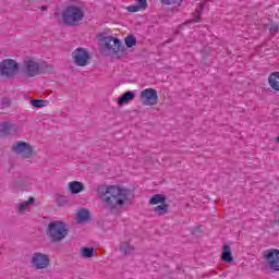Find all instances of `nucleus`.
I'll return each instance as SVG.
<instances>
[{
    "label": "nucleus",
    "mask_w": 279,
    "mask_h": 279,
    "mask_svg": "<svg viewBox=\"0 0 279 279\" xmlns=\"http://www.w3.org/2000/svg\"><path fill=\"white\" fill-rule=\"evenodd\" d=\"M2 128H3V130H10L11 128H14V125H12V124H10V123H4V124H2Z\"/></svg>",
    "instance_id": "27"
},
{
    "label": "nucleus",
    "mask_w": 279,
    "mask_h": 279,
    "mask_svg": "<svg viewBox=\"0 0 279 279\" xmlns=\"http://www.w3.org/2000/svg\"><path fill=\"white\" fill-rule=\"evenodd\" d=\"M19 73V63L12 59L0 62V75L2 77H14Z\"/></svg>",
    "instance_id": "8"
},
{
    "label": "nucleus",
    "mask_w": 279,
    "mask_h": 279,
    "mask_svg": "<svg viewBox=\"0 0 279 279\" xmlns=\"http://www.w3.org/2000/svg\"><path fill=\"white\" fill-rule=\"evenodd\" d=\"M22 73L25 77H38L43 73V66L35 59H27L23 63Z\"/></svg>",
    "instance_id": "7"
},
{
    "label": "nucleus",
    "mask_w": 279,
    "mask_h": 279,
    "mask_svg": "<svg viewBox=\"0 0 279 279\" xmlns=\"http://www.w3.org/2000/svg\"><path fill=\"white\" fill-rule=\"evenodd\" d=\"M264 257L272 271H279V250H268L264 253Z\"/></svg>",
    "instance_id": "12"
},
{
    "label": "nucleus",
    "mask_w": 279,
    "mask_h": 279,
    "mask_svg": "<svg viewBox=\"0 0 279 279\" xmlns=\"http://www.w3.org/2000/svg\"><path fill=\"white\" fill-rule=\"evenodd\" d=\"M162 5H181L184 0H159Z\"/></svg>",
    "instance_id": "24"
},
{
    "label": "nucleus",
    "mask_w": 279,
    "mask_h": 279,
    "mask_svg": "<svg viewBox=\"0 0 279 279\" xmlns=\"http://www.w3.org/2000/svg\"><path fill=\"white\" fill-rule=\"evenodd\" d=\"M136 3L126 7L128 12H145L147 10V0H134Z\"/></svg>",
    "instance_id": "13"
},
{
    "label": "nucleus",
    "mask_w": 279,
    "mask_h": 279,
    "mask_svg": "<svg viewBox=\"0 0 279 279\" xmlns=\"http://www.w3.org/2000/svg\"><path fill=\"white\" fill-rule=\"evenodd\" d=\"M106 49L108 56H111V58H123L124 50L119 38L112 36L106 37Z\"/></svg>",
    "instance_id": "6"
},
{
    "label": "nucleus",
    "mask_w": 279,
    "mask_h": 279,
    "mask_svg": "<svg viewBox=\"0 0 279 279\" xmlns=\"http://www.w3.org/2000/svg\"><path fill=\"white\" fill-rule=\"evenodd\" d=\"M72 58L76 66H88L90 63V52L85 48H76L72 52Z\"/></svg>",
    "instance_id": "9"
},
{
    "label": "nucleus",
    "mask_w": 279,
    "mask_h": 279,
    "mask_svg": "<svg viewBox=\"0 0 279 279\" xmlns=\"http://www.w3.org/2000/svg\"><path fill=\"white\" fill-rule=\"evenodd\" d=\"M202 16V13H198L195 19L193 20V23H199V19Z\"/></svg>",
    "instance_id": "28"
},
{
    "label": "nucleus",
    "mask_w": 279,
    "mask_h": 279,
    "mask_svg": "<svg viewBox=\"0 0 279 279\" xmlns=\"http://www.w3.org/2000/svg\"><path fill=\"white\" fill-rule=\"evenodd\" d=\"M221 259L223 263H232V260H234V257H232V248H230L228 244L222 245Z\"/></svg>",
    "instance_id": "20"
},
{
    "label": "nucleus",
    "mask_w": 279,
    "mask_h": 279,
    "mask_svg": "<svg viewBox=\"0 0 279 279\" xmlns=\"http://www.w3.org/2000/svg\"><path fill=\"white\" fill-rule=\"evenodd\" d=\"M31 265L38 271H45L51 267V257L47 253L35 252L31 256Z\"/></svg>",
    "instance_id": "4"
},
{
    "label": "nucleus",
    "mask_w": 279,
    "mask_h": 279,
    "mask_svg": "<svg viewBox=\"0 0 279 279\" xmlns=\"http://www.w3.org/2000/svg\"><path fill=\"white\" fill-rule=\"evenodd\" d=\"M98 49L101 53H104L106 51V37L105 36H100V38L98 40Z\"/></svg>",
    "instance_id": "25"
},
{
    "label": "nucleus",
    "mask_w": 279,
    "mask_h": 279,
    "mask_svg": "<svg viewBox=\"0 0 279 279\" xmlns=\"http://www.w3.org/2000/svg\"><path fill=\"white\" fill-rule=\"evenodd\" d=\"M34 108H43V100H32Z\"/></svg>",
    "instance_id": "26"
},
{
    "label": "nucleus",
    "mask_w": 279,
    "mask_h": 279,
    "mask_svg": "<svg viewBox=\"0 0 279 279\" xmlns=\"http://www.w3.org/2000/svg\"><path fill=\"white\" fill-rule=\"evenodd\" d=\"M12 151L21 156V158H32L34 156V148L28 143L17 142L13 144Z\"/></svg>",
    "instance_id": "11"
},
{
    "label": "nucleus",
    "mask_w": 279,
    "mask_h": 279,
    "mask_svg": "<svg viewBox=\"0 0 279 279\" xmlns=\"http://www.w3.org/2000/svg\"><path fill=\"white\" fill-rule=\"evenodd\" d=\"M124 43L129 49H132V47H136V37L134 35H128L124 38Z\"/></svg>",
    "instance_id": "22"
},
{
    "label": "nucleus",
    "mask_w": 279,
    "mask_h": 279,
    "mask_svg": "<svg viewBox=\"0 0 279 279\" xmlns=\"http://www.w3.org/2000/svg\"><path fill=\"white\" fill-rule=\"evenodd\" d=\"M268 84L272 90L279 93V72H272L269 74Z\"/></svg>",
    "instance_id": "18"
},
{
    "label": "nucleus",
    "mask_w": 279,
    "mask_h": 279,
    "mask_svg": "<svg viewBox=\"0 0 279 279\" xmlns=\"http://www.w3.org/2000/svg\"><path fill=\"white\" fill-rule=\"evenodd\" d=\"M66 190L69 193H72V195H77L84 191V183L80 181H71L68 183Z\"/></svg>",
    "instance_id": "14"
},
{
    "label": "nucleus",
    "mask_w": 279,
    "mask_h": 279,
    "mask_svg": "<svg viewBox=\"0 0 279 279\" xmlns=\"http://www.w3.org/2000/svg\"><path fill=\"white\" fill-rule=\"evenodd\" d=\"M136 95L133 92H125L120 98H118V104L120 106H126L130 101H134Z\"/></svg>",
    "instance_id": "19"
},
{
    "label": "nucleus",
    "mask_w": 279,
    "mask_h": 279,
    "mask_svg": "<svg viewBox=\"0 0 279 279\" xmlns=\"http://www.w3.org/2000/svg\"><path fill=\"white\" fill-rule=\"evenodd\" d=\"M32 184V179H27V183L25 184V186H31Z\"/></svg>",
    "instance_id": "29"
},
{
    "label": "nucleus",
    "mask_w": 279,
    "mask_h": 279,
    "mask_svg": "<svg viewBox=\"0 0 279 279\" xmlns=\"http://www.w3.org/2000/svg\"><path fill=\"white\" fill-rule=\"evenodd\" d=\"M96 194L97 197L101 199V202H106V185H99L98 187H96Z\"/></svg>",
    "instance_id": "23"
},
{
    "label": "nucleus",
    "mask_w": 279,
    "mask_h": 279,
    "mask_svg": "<svg viewBox=\"0 0 279 279\" xmlns=\"http://www.w3.org/2000/svg\"><path fill=\"white\" fill-rule=\"evenodd\" d=\"M140 101L144 106H157L158 104V90L155 88H146L140 93Z\"/></svg>",
    "instance_id": "10"
},
{
    "label": "nucleus",
    "mask_w": 279,
    "mask_h": 279,
    "mask_svg": "<svg viewBox=\"0 0 279 279\" xmlns=\"http://www.w3.org/2000/svg\"><path fill=\"white\" fill-rule=\"evenodd\" d=\"M35 203H36L35 197H29L26 202L20 203V205L16 207L17 215H25V213L29 210V206H32V204H35Z\"/></svg>",
    "instance_id": "15"
},
{
    "label": "nucleus",
    "mask_w": 279,
    "mask_h": 279,
    "mask_svg": "<svg viewBox=\"0 0 279 279\" xmlns=\"http://www.w3.org/2000/svg\"><path fill=\"white\" fill-rule=\"evenodd\" d=\"M134 245L130 243V240H126L124 242H121L120 244V252L123 254V256H132L134 254Z\"/></svg>",
    "instance_id": "16"
},
{
    "label": "nucleus",
    "mask_w": 279,
    "mask_h": 279,
    "mask_svg": "<svg viewBox=\"0 0 279 279\" xmlns=\"http://www.w3.org/2000/svg\"><path fill=\"white\" fill-rule=\"evenodd\" d=\"M40 10H47V5L40 7Z\"/></svg>",
    "instance_id": "30"
},
{
    "label": "nucleus",
    "mask_w": 279,
    "mask_h": 279,
    "mask_svg": "<svg viewBox=\"0 0 279 279\" xmlns=\"http://www.w3.org/2000/svg\"><path fill=\"white\" fill-rule=\"evenodd\" d=\"M84 21V9L80 4H69L61 12V23L75 27Z\"/></svg>",
    "instance_id": "2"
},
{
    "label": "nucleus",
    "mask_w": 279,
    "mask_h": 279,
    "mask_svg": "<svg viewBox=\"0 0 279 279\" xmlns=\"http://www.w3.org/2000/svg\"><path fill=\"white\" fill-rule=\"evenodd\" d=\"M148 204H150V206H154L153 211L155 213V215H158V217H162L163 215H167L169 213L167 197H165V195L162 194L153 195Z\"/></svg>",
    "instance_id": "5"
},
{
    "label": "nucleus",
    "mask_w": 279,
    "mask_h": 279,
    "mask_svg": "<svg viewBox=\"0 0 279 279\" xmlns=\"http://www.w3.org/2000/svg\"><path fill=\"white\" fill-rule=\"evenodd\" d=\"M199 10H201V11L204 10V7L199 5Z\"/></svg>",
    "instance_id": "31"
},
{
    "label": "nucleus",
    "mask_w": 279,
    "mask_h": 279,
    "mask_svg": "<svg viewBox=\"0 0 279 279\" xmlns=\"http://www.w3.org/2000/svg\"><path fill=\"white\" fill-rule=\"evenodd\" d=\"M132 197V191L122 185H109L106 187V204L113 215H119Z\"/></svg>",
    "instance_id": "1"
},
{
    "label": "nucleus",
    "mask_w": 279,
    "mask_h": 279,
    "mask_svg": "<svg viewBox=\"0 0 279 279\" xmlns=\"http://www.w3.org/2000/svg\"><path fill=\"white\" fill-rule=\"evenodd\" d=\"M90 219V211L86 208H81L76 213L77 223H86Z\"/></svg>",
    "instance_id": "17"
},
{
    "label": "nucleus",
    "mask_w": 279,
    "mask_h": 279,
    "mask_svg": "<svg viewBox=\"0 0 279 279\" xmlns=\"http://www.w3.org/2000/svg\"><path fill=\"white\" fill-rule=\"evenodd\" d=\"M46 234L51 243H60V241L66 239L69 227L63 221H52L48 225Z\"/></svg>",
    "instance_id": "3"
},
{
    "label": "nucleus",
    "mask_w": 279,
    "mask_h": 279,
    "mask_svg": "<svg viewBox=\"0 0 279 279\" xmlns=\"http://www.w3.org/2000/svg\"><path fill=\"white\" fill-rule=\"evenodd\" d=\"M81 256H83V258H93L95 256V248L94 247H82Z\"/></svg>",
    "instance_id": "21"
}]
</instances>
